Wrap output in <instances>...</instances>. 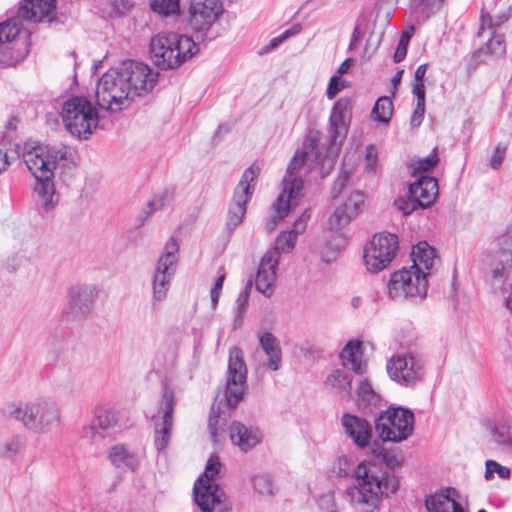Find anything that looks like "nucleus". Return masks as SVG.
Here are the masks:
<instances>
[{"label":"nucleus","instance_id":"obj_1","mask_svg":"<svg viewBox=\"0 0 512 512\" xmlns=\"http://www.w3.org/2000/svg\"><path fill=\"white\" fill-rule=\"evenodd\" d=\"M158 80V73L148 65L125 61L118 69H110L98 80L95 90L97 105L109 112L129 107L135 96L150 92Z\"/></svg>","mask_w":512,"mask_h":512},{"label":"nucleus","instance_id":"obj_2","mask_svg":"<svg viewBox=\"0 0 512 512\" xmlns=\"http://www.w3.org/2000/svg\"><path fill=\"white\" fill-rule=\"evenodd\" d=\"M355 484L346 495L357 512H373L383 496L398 489V481L390 476L382 464L361 462L354 469Z\"/></svg>","mask_w":512,"mask_h":512},{"label":"nucleus","instance_id":"obj_3","mask_svg":"<svg viewBox=\"0 0 512 512\" xmlns=\"http://www.w3.org/2000/svg\"><path fill=\"white\" fill-rule=\"evenodd\" d=\"M320 158V154L313 147H305L304 151L295 153L282 181V191L272 206L273 214L267 222V230L272 231L291 209L299 205L300 199L304 196V183L297 174L316 169Z\"/></svg>","mask_w":512,"mask_h":512},{"label":"nucleus","instance_id":"obj_4","mask_svg":"<svg viewBox=\"0 0 512 512\" xmlns=\"http://www.w3.org/2000/svg\"><path fill=\"white\" fill-rule=\"evenodd\" d=\"M68 154L69 150L64 145L38 146L23 153V161L36 179L34 190L46 210L51 209L57 202L52 181L53 171L61 161L66 160Z\"/></svg>","mask_w":512,"mask_h":512},{"label":"nucleus","instance_id":"obj_5","mask_svg":"<svg viewBox=\"0 0 512 512\" xmlns=\"http://www.w3.org/2000/svg\"><path fill=\"white\" fill-rule=\"evenodd\" d=\"M247 366L240 348L232 347L229 351L226 389L223 398L217 396L211 407L208 426L214 442L226 424L222 418V405L229 409L235 408L242 401L247 389Z\"/></svg>","mask_w":512,"mask_h":512},{"label":"nucleus","instance_id":"obj_6","mask_svg":"<svg viewBox=\"0 0 512 512\" xmlns=\"http://www.w3.org/2000/svg\"><path fill=\"white\" fill-rule=\"evenodd\" d=\"M2 417L15 420L34 434H46L60 424L57 403L48 398H37L28 402L9 401L0 407Z\"/></svg>","mask_w":512,"mask_h":512},{"label":"nucleus","instance_id":"obj_7","mask_svg":"<svg viewBox=\"0 0 512 512\" xmlns=\"http://www.w3.org/2000/svg\"><path fill=\"white\" fill-rule=\"evenodd\" d=\"M150 52L154 63L161 69H174L198 52V46L188 36L162 33L152 38Z\"/></svg>","mask_w":512,"mask_h":512},{"label":"nucleus","instance_id":"obj_8","mask_svg":"<svg viewBox=\"0 0 512 512\" xmlns=\"http://www.w3.org/2000/svg\"><path fill=\"white\" fill-rule=\"evenodd\" d=\"M60 116L67 131L78 139H88L99 123L97 109L85 96L64 100Z\"/></svg>","mask_w":512,"mask_h":512},{"label":"nucleus","instance_id":"obj_9","mask_svg":"<svg viewBox=\"0 0 512 512\" xmlns=\"http://www.w3.org/2000/svg\"><path fill=\"white\" fill-rule=\"evenodd\" d=\"M486 261L491 286L502 291L511 290L504 301L512 313V234L499 238L498 247L486 254Z\"/></svg>","mask_w":512,"mask_h":512},{"label":"nucleus","instance_id":"obj_10","mask_svg":"<svg viewBox=\"0 0 512 512\" xmlns=\"http://www.w3.org/2000/svg\"><path fill=\"white\" fill-rule=\"evenodd\" d=\"M222 464L216 455H212L205 471L194 484V500L202 512H228L223 507V492L214 482L221 474Z\"/></svg>","mask_w":512,"mask_h":512},{"label":"nucleus","instance_id":"obj_11","mask_svg":"<svg viewBox=\"0 0 512 512\" xmlns=\"http://www.w3.org/2000/svg\"><path fill=\"white\" fill-rule=\"evenodd\" d=\"M414 422V414L410 410L388 408L376 419L375 428L382 441L399 443L412 435Z\"/></svg>","mask_w":512,"mask_h":512},{"label":"nucleus","instance_id":"obj_12","mask_svg":"<svg viewBox=\"0 0 512 512\" xmlns=\"http://www.w3.org/2000/svg\"><path fill=\"white\" fill-rule=\"evenodd\" d=\"M399 249L396 234L388 232L376 233L364 246L363 259L366 269L371 273H379L386 269Z\"/></svg>","mask_w":512,"mask_h":512},{"label":"nucleus","instance_id":"obj_13","mask_svg":"<svg viewBox=\"0 0 512 512\" xmlns=\"http://www.w3.org/2000/svg\"><path fill=\"white\" fill-rule=\"evenodd\" d=\"M428 290L425 274L413 267L402 268L391 274L387 284V294L391 299H423Z\"/></svg>","mask_w":512,"mask_h":512},{"label":"nucleus","instance_id":"obj_14","mask_svg":"<svg viewBox=\"0 0 512 512\" xmlns=\"http://www.w3.org/2000/svg\"><path fill=\"white\" fill-rule=\"evenodd\" d=\"M175 405V393L173 389L165 385L157 411L151 418L154 427V445L158 451L165 450L170 442L174 425Z\"/></svg>","mask_w":512,"mask_h":512},{"label":"nucleus","instance_id":"obj_15","mask_svg":"<svg viewBox=\"0 0 512 512\" xmlns=\"http://www.w3.org/2000/svg\"><path fill=\"white\" fill-rule=\"evenodd\" d=\"M179 244L171 237L164 246V251L159 257L152 281L153 301L161 302L167 295L170 282L176 270L178 262Z\"/></svg>","mask_w":512,"mask_h":512},{"label":"nucleus","instance_id":"obj_16","mask_svg":"<svg viewBox=\"0 0 512 512\" xmlns=\"http://www.w3.org/2000/svg\"><path fill=\"white\" fill-rule=\"evenodd\" d=\"M260 170L258 165L253 164L243 173L234 191L233 200L228 212L227 227L230 230L235 229L241 223L246 213V204L251 198Z\"/></svg>","mask_w":512,"mask_h":512},{"label":"nucleus","instance_id":"obj_17","mask_svg":"<svg viewBox=\"0 0 512 512\" xmlns=\"http://www.w3.org/2000/svg\"><path fill=\"white\" fill-rule=\"evenodd\" d=\"M387 372L391 380L405 387L416 385L424 376L422 363L409 353L393 356L387 363Z\"/></svg>","mask_w":512,"mask_h":512},{"label":"nucleus","instance_id":"obj_18","mask_svg":"<svg viewBox=\"0 0 512 512\" xmlns=\"http://www.w3.org/2000/svg\"><path fill=\"white\" fill-rule=\"evenodd\" d=\"M96 294V289L91 284L72 285L67 293L68 301L63 315L70 321L84 319L92 310Z\"/></svg>","mask_w":512,"mask_h":512},{"label":"nucleus","instance_id":"obj_19","mask_svg":"<svg viewBox=\"0 0 512 512\" xmlns=\"http://www.w3.org/2000/svg\"><path fill=\"white\" fill-rule=\"evenodd\" d=\"M97 425L90 424L83 428L82 438L99 447L103 445L104 435L100 430L116 427L119 422L118 412L108 406H99L94 411Z\"/></svg>","mask_w":512,"mask_h":512},{"label":"nucleus","instance_id":"obj_20","mask_svg":"<svg viewBox=\"0 0 512 512\" xmlns=\"http://www.w3.org/2000/svg\"><path fill=\"white\" fill-rule=\"evenodd\" d=\"M352 100L347 97L338 99L332 107L330 122V139L337 144L341 142L347 134L351 121Z\"/></svg>","mask_w":512,"mask_h":512},{"label":"nucleus","instance_id":"obj_21","mask_svg":"<svg viewBox=\"0 0 512 512\" xmlns=\"http://www.w3.org/2000/svg\"><path fill=\"white\" fill-rule=\"evenodd\" d=\"M220 6L215 0H192L189 24L195 31L207 30L216 20Z\"/></svg>","mask_w":512,"mask_h":512},{"label":"nucleus","instance_id":"obj_22","mask_svg":"<svg viewBox=\"0 0 512 512\" xmlns=\"http://www.w3.org/2000/svg\"><path fill=\"white\" fill-rule=\"evenodd\" d=\"M279 260V255H277V251L275 250H268L261 258L255 279V286L260 293L266 296H270L273 292Z\"/></svg>","mask_w":512,"mask_h":512},{"label":"nucleus","instance_id":"obj_23","mask_svg":"<svg viewBox=\"0 0 512 512\" xmlns=\"http://www.w3.org/2000/svg\"><path fill=\"white\" fill-rule=\"evenodd\" d=\"M56 0H23L18 17L32 22H51L56 16Z\"/></svg>","mask_w":512,"mask_h":512},{"label":"nucleus","instance_id":"obj_24","mask_svg":"<svg viewBox=\"0 0 512 512\" xmlns=\"http://www.w3.org/2000/svg\"><path fill=\"white\" fill-rule=\"evenodd\" d=\"M364 204V194L359 191H355L349 195L347 200L336 207L334 212L328 219L329 228L332 230H338L346 226L353 217H355L361 210Z\"/></svg>","mask_w":512,"mask_h":512},{"label":"nucleus","instance_id":"obj_25","mask_svg":"<svg viewBox=\"0 0 512 512\" xmlns=\"http://www.w3.org/2000/svg\"><path fill=\"white\" fill-rule=\"evenodd\" d=\"M345 433L359 448H365L370 444L372 429L369 422L352 414H344L341 418Z\"/></svg>","mask_w":512,"mask_h":512},{"label":"nucleus","instance_id":"obj_26","mask_svg":"<svg viewBox=\"0 0 512 512\" xmlns=\"http://www.w3.org/2000/svg\"><path fill=\"white\" fill-rule=\"evenodd\" d=\"M413 267L421 274H425L428 278L432 274V270L439 264L440 260L436 254V250L427 242H419L413 247L411 252Z\"/></svg>","mask_w":512,"mask_h":512},{"label":"nucleus","instance_id":"obj_27","mask_svg":"<svg viewBox=\"0 0 512 512\" xmlns=\"http://www.w3.org/2000/svg\"><path fill=\"white\" fill-rule=\"evenodd\" d=\"M438 182L434 177L420 176L417 181L409 186V194L415 197L424 209L432 205L438 197Z\"/></svg>","mask_w":512,"mask_h":512},{"label":"nucleus","instance_id":"obj_28","mask_svg":"<svg viewBox=\"0 0 512 512\" xmlns=\"http://www.w3.org/2000/svg\"><path fill=\"white\" fill-rule=\"evenodd\" d=\"M229 435L232 443L243 452L254 448L261 440V434L258 429L247 427L237 421L231 423Z\"/></svg>","mask_w":512,"mask_h":512},{"label":"nucleus","instance_id":"obj_29","mask_svg":"<svg viewBox=\"0 0 512 512\" xmlns=\"http://www.w3.org/2000/svg\"><path fill=\"white\" fill-rule=\"evenodd\" d=\"M455 488L435 493L426 498L425 505L429 512H465L461 504L455 500Z\"/></svg>","mask_w":512,"mask_h":512},{"label":"nucleus","instance_id":"obj_30","mask_svg":"<svg viewBox=\"0 0 512 512\" xmlns=\"http://www.w3.org/2000/svg\"><path fill=\"white\" fill-rule=\"evenodd\" d=\"M362 343L358 340L349 341L343 348L340 357L345 367H351L356 373H363L366 362L363 360Z\"/></svg>","mask_w":512,"mask_h":512},{"label":"nucleus","instance_id":"obj_31","mask_svg":"<svg viewBox=\"0 0 512 512\" xmlns=\"http://www.w3.org/2000/svg\"><path fill=\"white\" fill-rule=\"evenodd\" d=\"M260 346L268 357V367L277 371L281 367L282 351L277 338L270 332L263 333L259 338Z\"/></svg>","mask_w":512,"mask_h":512},{"label":"nucleus","instance_id":"obj_32","mask_svg":"<svg viewBox=\"0 0 512 512\" xmlns=\"http://www.w3.org/2000/svg\"><path fill=\"white\" fill-rule=\"evenodd\" d=\"M109 458L118 468L134 470L138 466L137 458L131 454L124 445H115L110 449Z\"/></svg>","mask_w":512,"mask_h":512},{"label":"nucleus","instance_id":"obj_33","mask_svg":"<svg viewBox=\"0 0 512 512\" xmlns=\"http://www.w3.org/2000/svg\"><path fill=\"white\" fill-rule=\"evenodd\" d=\"M325 384L331 388L343 392L346 396L351 395L352 376L342 369L332 371L326 378Z\"/></svg>","mask_w":512,"mask_h":512},{"label":"nucleus","instance_id":"obj_34","mask_svg":"<svg viewBox=\"0 0 512 512\" xmlns=\"http://www.w3.org/2000/svg\"><path fill=\"white\" fill-rule=\"evenodd\" d=\"M151 10L161 17L179 16L181 12L180 0H150Z\"/></svg>","mask_w":512,"mask_h":512},{"label":"nucleus","instance_id":"obj_35","mask_svg":"<svg viewBox=\"0 0 512 512\" xmlns=\"http://www.w3.org/2000/svg\"><path fill=\"white\" fill-rule=\"evenodd\" d=\"M393 113V103L391 99L387 96L380 97L371 112V117L373 120L388 123L391 119Z\"/></svg>","mask_w":512,"mask_h":512},{"label":"nucleus","instance_id":"obj_36","mask_svg":"<svg viewBox=\"0 0 512 512\" xmlns=\"http://www.w3.org/2000/svg\"><path fill=\"white\" fill-rule=\"evenodd\" d=\"M22 442L18 435H12L0 441V459L13 460L21 451Z\"/></svg>","mask_w":512,"mask_h":512},{"label":"nucleus","instance_id":"obj_37","mask_svg":"<svg viewBox=\"0 0 512 512\" xmlns=\"http://www.w3.org/2000/svg\"><path fill=\"white\" fill-rule=\"evenodd\" d=\"M357 397L359 406L371 405L378 400L376 392L367 379L360 380L357 388Z\"/></svg>","mask_w":512,"mask_h":512},{"label":"nucleus","instance_id":"obj_38","mask_svg":"<svg viewBox=\"0 0 512 512\" xmlns=\"http://www.w3.org/2000/svg\"><path fill=\"white\" fill-rule=\"evenodd\" d=\"M297 236L292 230L281 233L276 238L275 245L271 250L277 251L279 256L281 253L290 252L295 246Z\"/></svg>","mask_w":512,"mask_h":512},{"label":"nucleus","instance_id":"obj_39","mask_svg":"<svg viewBox=\"0 0 512 512\" xmlns=\"http://www.w3.org/2000/svg\"><path fill=\"white\" fill-rule=\"evenodd\" d=\"M21 26L16 20H8L0 24V44L13 41L19 34Z\"/></svg>","mask_w":512,"mask_h":512},{"label":"nucleus","instance_id":"obj_40","mask_svg":"<svg viewBox=\"0 0 512 512\" xmlns=\"http://www.w3.org/2000/svg\"><path fill=\"white\" fill-rule=\"evenodd\" d=\"M486 51L496 57L503 56L506 53L504 35L493 32L492 36L486 43Z\"/></svg>","mask_w":512,"mask_h":512},{"label":"nucleus","instance_id":"obj_41","mask_svg":"<svg viewBox=\"0 0 512 512\" xmlns=\"http://www.w3.org/2000/svg\"><path fill=\"white\" fill-rule=\"evenodd\" d=\"M485 479L491 480L494 477V473H497L499 478L507 480L511 477V471L508 467L500 465L494 460H487L485 463Z\"/></svg>","mask_w":512,"mask_h":512},{"label":"nucleus","instance_id":"obj_42","mask_svg":"<svg viewBox=\"0 0 512 512\" xmlns=\"http://www.w3.org/2000/svg\"><path fill=\"white\" fill-rule=\"evenodd\" d=\"M394 204L404 215H409L416 209L420 208V203L415 197L410 196L409 191L405 196L398 197Z\"/></svg>","mask_w":512,"mask_h":512},{"label":"nucleus","instance_id":"obj_43","mask_svg":"<svg viewBox=\"0 0 512 512\" xmlns=\"http://www.w3.org/2000/svg\"><path fill=\"white\" fill-rule=\"evenodd\" d=\"M254 489L262 495H272L274 485L270 476L266 474L257 475L253 479Z\"/></svg>","mask_w":512,"mask_h":512},{"label":"nucleus","instance_id":"obj_44","mask_svg":"<svg viewBox=\"0 0 512 512\" xmlns=\"http://www.w3.org/2000/svg\"><path fill=\"white\" fill-rule=\"evenodd\" d=\"M439 158L437 155V148L433 149V152L427 157L418 159L414 168V173H422L431 170L437 165Z\"/></svg>","mask_w":512,"mask_h":512},{"label":"nucleus","instance_id":"obj_45","mask_svg":"<svg viewBox=\"0 0 512 512\" xmlns=\"http://www.w3.org/2000/svg\"><path fill=\"white\" fill-rule=\"evenodd\" d=\"M349 83L339 75H334L330 78L326 95L331 100L344 88L348 87Z\"/></svg>","mask_w":512,"mask_h":512},{"label":"nucleus","instance_id":"obj_46","mask_svg":"<svg viewBox=\"0 0 512 512\" xmlns=\"http://www.w3.org/2000/svg\"><path fill=\"white\" fill-rule=\"evenodd\" d=\"M19 156L17 149H8L5 145H0V174L7 170L11 161Z\"/></svg>","mask_w":512,"mask_h":512},{"label":"nucleus","instance_id":"obj_47","mask_svg":"<svg viewBox=\"0 0 512 512\" xmlns=\"http://www.w3.org/2000/svg\"><path fill=\"white\" fill-rule=\"evenodd\" d=\"M411 32L409 31H404L400 37V40L398 42V45H397V48H396V51L394 53V61L396 63H399L401 62L402 60H404L406 54H407V46L409 44V41L411 39Z\"/></svg>","mask_w":512,"mask_h":512},{"label":"nucleus","instance_id":"obj_48","mask_svg":"<svg viewBox=\"0 0 512 512\" xmlns=\"http://www.w3.org/2000/svg\"><path fill=\"white\" fill-rule=\"evenodd\" d=\"M377 149L373 145H368L365 150L364 167L368 172H375L377 167Z\"/></svg>","mask_w":512,"mask_h":512},{"label":"nucleus","instance_id":"obj_49","mask_svg":"<svg viewBox=\"0 0 512 512\" xmlns=\"http://www.w3.org/2000/svg\"><path fill=\"white\" fill-rule=\"evenodd\" d=\"M507 146L499 143L495 146L493 155L490 159V166L492 169H499L504 161L506 155Z\"/></svg>","mask_w":512,"mask_h":512},{"label":"nucleus","instance_id":"obj_50","mask_svg":"<svg viewBox=\"0 0 512 512\" xmlns=\"http://www.w3.org/2000/svg\"><path fill=\"white\" fill-rule=\"evenodd\" d=\"M318 507L322 512H337L334 495L327 492L318 499Z\"/></svg>","mask_w":512,"mask_h":512},{"label":"nucleus","instance_id":"obj_51","mask_svg":"<svg viewBox=\"0 0 512 512\" xmlns=\"http://www.w3.org/2000/svg\"><path fill=\"white\" fill-rule=\"evenodd\" d=\"M334 471L338 477L349 476L352 471L350 460L346 456L339 457L334 466Z\"/></svg>","mask_w":512,"mask_h":512},{"label":"nucleus","instance_id":"obj_52","mask_svg":"<svg viewBox=\"0 0 512 512\" xmlns=\"http://www.w3.org/2000/svg\"><path fill=\"white\" fill-rule=\"evenodd\" d=\"M311 217V212L309 209H305L303 213L296 219L293 224L292 231L297 235L302 234L307 227V223Z\"/></svg>","mask_w":512,"mask_h":512},{"label":"nucleus","instance_id":"obj_53","mask_svg":"<svg viewBox=\"0 0 512 512\" xmlns=\"http://www.w3.org/2000/svg\"><path fill=\"white\" fill-rule=\"evenodd\" d=\"M172 194L169 191H164L160 195L154 197L150 202L152 210H160L172 201Z\"/></svg>","mask_w":512,"mask_h":512},{"label":"nucleus","instance_id":"obj_54","mask_svg":"<svg viewBox=\"0 0 512 512\" xmlns=\"http://www.w3.org/2000/svg\"><path fill=\"white\" fill-rule=\"evenodd\" d=\"M224 280H225V274L223 273L216 279L215 284L210 291V298H211L213 308H215L218 304Z\"/></svg>","mask_w":512,"mask_h":512},{"label":"nucleus","instance_id":"obj_55","mask_svg":"<svg viewBox=\"0 0 512 512\" xmlns=\"http://www.w3.org/2000/svg\"><path fill=\"white\" fill-rule=\"evenodd\" d=\"M425 113V102H416V106L411 115L410 123L413 127H417L421 124Z\"/></svg>","mask_w":512,"mask_h":512},{"label":"nucleus","instance_id":"obj_56","mask_svg":"<svg viewBox=\"0 0 512 512\" xmlns=\"http://www.w3.org/2000/svg\"><path fill=\"white\" fill-rule=\"evenodd\" d=\"M412 92L417 97V101L425 102V85L423 82L414 81Z\"/></svg>","mask_w":512,"mask_h":512},{"label":"nucleus","instance_id":"obj_57","mask_svg":"<svg viewBox=\"0 0 512 512\" xmlns=\"http://www.w3.org/2000/svg\"><path fill=\"white\" fill-rule=\"evenodd\" d=\"M248 302V291L245 289L241 292V294L236 299L235 305L238 311V314H241L242 311L245 309V306Z\"/></svg>","mask_w":512,"mask_h":512},{"label":"nucleus","instance_id":"obj_58","mask_svg":"<svg viewBox=\"0 0 512 512\" xmlns=\"http://www.w3.org/2000/svg\"><path fill=\"white\" fill-rule=\"evenodd\" d=\"M352 173V167L347 168L346 163L343 164V167L341 169V172L339 174L337 182L340 184V186H344V184L348 181L350 175Z\"/></svg>","mask_w":512,"mask_h":512},{"label":"nucleus","instance_id":"obj_59","mask_svg":"<svg viewBox=\"0 0 512 512\" xmlns=\"http://www.w3.org/2000/svg\"><path fill=\"white\" fill-rule=\"evenodd\" d=\"M427 67L428 64H421L417 67L414 73V81L423 82V78L425 77Z\"/></svg>","mask_w":512,"mask_h":512},{"label":"nucleus","instance_id":"obj_60","mask_svg":"<svg viewBox=\"0 0 512 512\" xmlns=\"http://www.w3.org/2000/svg\"><path fill=\"white\" fill-rule=\"evenodd\" d=\"M354 64V59L353 58H347L346 60H344L341 65L339 66L338 70H337V73L338 74H344V73H347V71L349 70V68Z\"/></svg>","mask_w":512,"mask_h":512},{"label":"nucleus","instance_id":"obj_61","mask_svg":"<svg viewBox=\"0 0 512 512\" xmlns=\"http://www.w3.org/2000/svg\"><path fill=\"white\" fill-rule=\"evenodd\" d=\"M360 40V29L356 26L353 30L351 41L349 44V50L352 51L355 49L356 43Z\"/></svg>","mask_w":512,"mask_h":512},{"label":"nucleus","instance_id":"obj_62","mask_svg":"<svg viewBox=\"0 0 512 512\" xmlns=\"http://www.w3.org/2000/svg\"><path fill=\"white\" fill-rule=\"evenodd\" d=\"M287 39V33H282L281 35L274 37L270 40L269 48H276L278 45H280L283 41Z\"/></svg>","mask_w":512,"mask_h":512},{"label":"nucleus","instance_id":"obj_63","mask_svg":"<svg viewBox=\"0 0 512 512\" xmlns=\"http://www.w3.org/2000/svg\"><path fill=\"white\" fill-rule=\"evenodd\" d=\"M362 304V299L361 297L359 296H354L352 299H351V306L354 308V309H358Z\"/></svg>","mask_w":512,"mask_h":512},{"label":"nucleus","instance_id":"obj_64","mask_svg":"<svg viewBox=\"0 0 512 512\" xmlns=\"http://www.w3.org/2000/svg\"><path fill=\"white\" fill-rule=\"evenodd\" d=\"M403 70L398 71L394 77L392 78V84L396 86L398 83H400L402 78Z\"/></svg>","mask_w":512,"mask_h":512}]
</instances>
